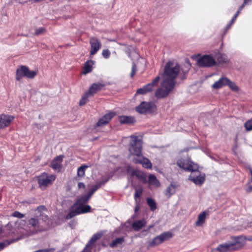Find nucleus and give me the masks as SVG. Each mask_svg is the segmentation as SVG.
<instances>
[{
    "label": "nucleus",
    "mask_w": 252,
    "mask_h": 252,
    "mask_svg": "<svg viewBox=\"0 0 252 252\" xmlns=\"http://www.w3.org/2000/svg\"><path fill=\"white\" fill-rule=\"evenodd\" d=\"M179 71L180 66L178 64L172 62H168L166 63L164 67L163 81L175 86V79L177 77Z\"/></svg>",
    "instance_id": "f257e3e1"
},
{
    "label": "nucleus",
    "mask_w": 252,
    "mask_h": 252,
    "mask_svg": "<svg viewBox=\"0 0 252 252\" xmlns=\"http://www.w3.org/2000/svg\"><path fill=\"white\" fill-rule=\"evenodd\" d=\"M130 138L128 148L130 153L140 158L141 156L142 148V139L134 135H131Z\"/></svg>",
    "instance_id": "f03ea898"
},
{
    "label": "nucleus",
    "mask_w": 252,
    "mask_h": 252,
    "mask_svg": "<svg viewBox=\"0 0 252 252\" xmlns=\"http://www.w3.org/2000/svg\"><path fill=\"white\" fill-rule=\"evenodd\" d=\"M175 86L169 84L166 81H162L161 86L155 92V96L158 98L166 97L173 89Z\"/></svg>",
    "instance_id": "7ed1b4c3"
},
{
    "label": "nucleus",
    "mask_w": 252,
    "mask_h": 252,
    "mask_svg": "<svg viewBox=\"0 0 252 252\" xmlns=\"http://www.w3.org/2000/svg\"><path fill=\"white\" fill-rule=\"evenodd\" d=\"M56 177L54 175H49L43 173L38 177V184L41 190H45L47 187L52 184Z\"/></svg>",
    "instance_id": "20e7f679"
},
{
    "label": "nucleus",
    "mask_w": 252,
    "mask_h": 252,
    "mask_svg": "<svg viewBox=\"0 0 252 252\" xmlns=\"http://www.w3.org/2000/svg\"><path fill=\"white\" fill-rule=\"evenodd\" d=\"M36 75V72L35 71L30 70L27 66L22 65L16 70V79L20 81L24 77L33 78Z\"/></svg>",
    "instance_id": "39448f33"
},
{
    "label": "nucleus",
    "mask_w": 252,
    "mask_h": 252,
    "mask_svg": "<svg viewBox=\"0 0 252 252\" xmlns=\"http://www.w3.org/2000/svg\"><path fill=\"white\" fill-rule=\"evenodd\" d=\"M156 110V105L152 102L143 101L135 108V110L140 114L151 113Z\"/></svg>",
    "instance_id": "423d86ee"
},
{
    "label": "nucleus",
    "mask_w": 252,
    "mask_h": 252,
    "mask_svg": "<svg viewBox=\"0 0 252 252\" xmlns=\"http://www.w3.org/2000/svg\"><path fill=\"white\" fill-rule=\"evenodd\" d=\"M177 164L186 171H194L198 168V165L189 160L179 159L177 161Z\"/></svg>",
    "instance_id": "0eeeda50"
},
{
    "label": "nucleus",
    "mask_w": 252,
    "mask_h": 252,
    "mask_svg": "<svg viewBox=\"0 0 252 252\" xmlns=\"http://www.w3.org/2000/svg\"><path fill=\"white\" fill-rule=\"evenodd\" d=\"M191 173L189 177V179L194 183L196 185L201 186L204 182L205 175L201 173L197 169L191 171Z\"/></svg>",
    "instance_id": "6e6552de"
},
{
    "label": "nucleus",
    "mask_w": 252,
    "mask_h": 252,
    "mask_svg": "<svg viewBox=\"0 0 252 252\" xmlns=\"http://www.w3.org/2000/svg\"><path fill=\"white\" fill-rule=\"evenodd\" d=\"M197 64L200 67H211L216 64V61L211 55H205L199 58Z\"/></svg>",
    "instance_id": "1a4fd4ad"
},
{
    "label": "nucleus",
    "mask_w": 252,
    "mask_h": 252,
    "mask_svg": "<svg viewBox=\"0 0 252 252\" xmlns=\"http://www.w3.org/2000/svg\"><path fill=\"white\" fill-rule=\"evenodd\" d=\"M172 237V234L169 232H164L159 235L155 237L153 240L149 242L150 247H155L159 245L163 242L166 241Z\"/></svg>",
    "instance_id": "9d476101"
},
{
    "label": "nucleus",
    "mask_w": 252,
    "mask_h": 252,
    "mask_svg": "<svg viewBox=\"0 0 252 252\" xmlns=\"http://www.w3.org/2000/svg\"><path fill=\"white\" fill-rule=\"evenodd\" d=\"M116 115V113L114 112H110L104 115L101 118L99 119L98 122L94 125V128L95 129L97 127H103L107 125Z\"/></svg>",
    "instance_id": "9b49d317"
},
{
    "label": "nucleus",
    "mask_w": 252,
    "mask_h": 252,
    "mask_svg": "<svg viewBox=\"0 0 252 252\" xmlns=\"http://www.w3.org/2000/svg\"><path fill=\"white\" fill-rule=\"evenodd\" d=\"M238 237L235 238L234 242H228L219 245L216 250L220 252H228L235 250V246L238 243Z\"/></svg>",
    "instance_id": "f8f14e48"
},
{
    "label": "nucleus",
    "mask_w": 252,
    "mask_h": 252,
    "mask_svg": "<svg viewBox=\"0 0 252 252\" xmlns=\"http://www.w3.org/2000/svg\"><path fill=\"white\" fill-rule=\"evenodd\" d=\"M90 43L91 45L90 54L94 55L101 48V43L97 37H92L90 39Z\"/></svg>",
    "instance_id": "ddd939ff"
},
{
    "label": "nucleus",
    "mask_w": 252,
    "mask_h": 252,
    "mask_svg": "<svg viewBox=\"0 0 252 252\" xmlns=\"http://www.w3.org/2000/svg\"><path fill=\"white\" fill-rule=\"evenodd\" d=\"M14 119V117L12 116L1 115L0 119V128H2L7 126Z\"/></svg>",
    "instance_id": "4468645a"
},
{
    "label": "nucleus",
    "mask_w": 252,
    "mask_h": 252,
    "mask_svg": "<svg viewBox=\"0 0 252 252\" xmlns=\"http://www.w3.org/2000/svg\"><path fill=\"white\" fill-rule=\"evenodd\" d=\"M46 210V208L44 205L38 206L35 210L36 217L39 218V220L41 219L44 222L46 221L48 219V216L44 213V212Z\"/></svg>",
    "instance_id": "2eb2a0df"
},
{
    "label": "nucleus",
    "mask_w": 252,
    "mask_h": 252,
    "mask_svg": "<svg viewBox=\"0 0 252 252\" xmlns=\"http://www.w3.org/2000/svg\"><path fill=\"white\" fill-rule=\"evenodd\" d=\"M140 157H141V158L140 159H138L137 158H134L133 159L134 163H135L136 164H138V163L141 164L142 165L143 167H144V168H147V169L151 168H152V163H151V161L149 160V159H148V158H144V157L141 156Z\"/></svg>",
    "instance_id": "dca6fc26"
},
{
    "label": "nucleus",
    "mask_w": 252,
    "mask_h": 252,
    "mask_svg": "<svg viewBox=\"0 0 252 252\" xmlns=\"http://www.w3.org/2000/svg\"><path fill=\"white\" fill-rule=\"evenodd\" d=\"M63 159V156H59L56 157L52 161L51 167L54 170L60 169L62 167Z\"/></svg>",
    "instance_id": "f3484780"
},
{
    "label": "nucleus",
    "mask_w": 252,
    "mask_h": 252,
    "mask_svg": "<svg viewBox=\"0 0 252 252\" xmlns=\"http://www.w3.org/2000/svg\"><path fill=\"white\" fill-rule=\"evenodd\" d=\"M104 85L100 83H94L90 87L88 93L93 96L94 94L100 91Z\"/></svg>",
    "instance_id": "a211bd4d"
},
{
    "label": "nucleus",
    "mask_w": 252,
    "mask_h": 252,
    "mask_svg": "<svg viewBox=\"0 0 252 252\" xmlns=\"http://www.w3.org/2000/svg\"><path fill=\"white\" fill-rule=\"evenodd\" d=\"M160 79L159 76H157L152 82L143 86L144 89L147 93L150 92L153 90L154 87L156 86Z\"/></svg>",
    "instance_id": "6ab92c4d"
},
{
    "label": "nucleus",
    "mask_w": 252,
    "mask_h": 252,
    "mask_svg": "<svg viewBox=\"0 0 252 252\" xmlns=\"http://www.w3.org/2000/svg\"><path fill=\"white\" fill-rule=\"evenodd\" d=\"M226 81H228L227 77H221L218 81L215 82L212 86L214 89H218L226 86Z\"/></svg>",
    "instance_id": "aec40b11"
},
{
    "label": "nucleus",
    "mask_w": 252,
    "mask_h": 252,
    "mask_svg": "<svg viewBox=\"0 0 252 252\" xmlns=\"http://www.w3.org/2000/svg\"><path fill=\"white\" fill-rule=\"evenodd\" d=\"M29 222L30 225L37 229V230L41 231L42 230V225L40 222L39 220L35 218H32L29 220Z\"/></svg>",
    "instance_id": "412c9836"
},
{
    "label": "nucleus",
    "mask_w": 252,
    "mask_h": 252,
    "mask_svg": "<svg viewBox=\"0 0 252 252\" xmlns=\"http://www.w3.org/2000/svg\"><path fill=\"white\" fill-rule=\"evenodd\" d=\"M146 224V221L144 219L137 220L133 222L132 228L136 231H139Z\"/></svg>",
    "instance_id": "4be33fe9"
},
{
    "label": "nucleus",
    "mask_w": 252,
    "mask_h": 252,
    "mask_svg": "<svg viewBox=\"0 0 252 252\" xmlns=\"http://www.w3.org/2000/svg\"><path fill=\"white\" fill-rule=\"evenodd\" d=\"M119 120L122 124H133L135 122L133 117L127 116H120Z\"/></svg>",
    "instance_id": "5701e85b"
},
{
    "label": "nucleus",
    "mask_w": 252,
    "mask_h": 252,
    "mask_svg": "<svg viewBox=\"0 0 252 252\" xmlns=\"http://www.w3.org/2000/svg\"><path fill=\"white\" fill-rule=\"evenodd\" d=\"M76 207L78 211L79 212V214L88 213L91 211V206L89 205H76Z\"/></svg>",
    "instance_id": "b1692460"
},
{
    "label": "nucleus",
    "mask_w": 252,
    "mask_h": 252,
    "mask_svg": "<svg viewBox=\"0 0 252 252\" xmlns=\"http://www.w3.org/2000/svg\"><path fill=\"white\" fill-rule=\"evenodd\" d=\"M94 61L92 60L88 61L84 64V70L83 74H86L92 71L93 69V66L94 64Z\"/></svg>",
    "instance_id": "393cba45"
},
{
    "label": "nucleus",
    "mask_w": 252,
    "mask_h": 252,
    "mask_svg": "<svg viewBox=\"0 0 252 252\" xmlns=\"http://www.w3.org/2000/svg\"><path fill=\"white\" fill-rule=\"evenodd\" d=\"M101 236V234H98V233L94 234L92 237V238L89 241L88 243L86 245L85 250L90 249V248L92 247L93 245L94 244V243L97 240L100 239Z\"/></svg>",
    "instance_id": "a878e982"
},
{
    "label": "nucleus",
    "mask_w": 252,
    "mask_h": 252,
    "mask_svg": "<svg viewBox=\"0 0 252 252\" xmlns=\"http://www.w3.org/2000/svg\"><path fill=\"white\" fill-rule=\"evenodd\" d=\"M91 197L88 193L87 194L82 196L79 199H78L73 205V207L76 206V205L79 204H85L88 202L90 198Z\"/></svg>",
    "instance_id": "bb28decb"
},
{
    "label": "nucleus",
    "mask_w": 252,
    "mask_h": 252,
    "mask_svg": "<svg viewBox=\"0 0 252 252\" xmlns=\"http://www.w3.org/2000/svg\"><path fill=\"white\" fill-rule=\"evenodd\" d=\"M148 183L149 185H153L156 187H159L160 185L159 181L157 179L155 175L153 174L149 175Z\"/></svg>",
    "instance_id": "cd10ccee"
},
{
    "label": "nucleus",
    "mask_w": 252,
    "mask_h": 252,
    "mask_svg": "<svg viewBox=\"0 0 252 252\" xmlns=\"http://www.w3.org/2000/svg\"><path fill=\"white\" fill-rule=\"evenodd\" d=\"M206 215L207 213L203 211L198 215L197 220L195 222L196 226H200L205 222Z\"/></svg>",
    "instance_id": "c85d7f7f"
},
{
    "label": "nucleus",
    "mask_w": 252,
    "mask_h": 252,
    "mask_svg": "<svg viewBox=\"0 0 252 252\" xmlns=\"http://www.w3.org/2000/svg\"><path fill=\"white\" fill-rule=\"evenodd\" d=\"M79 215V212L78 211L77 209L76 206L73 207V206L70 209L69 212L68 214L66 216V219L69 220L73 217Z\"/></svg>",
    "instance_id": "c756f323"
},
{
    "label": "nucleus",
    "mask_w": 252,
    "mask_h": 252,
    "mask_svg": "<svg viewBox=\"0 0 252 252\" xmlns=\"http://www.w3.org/2000/svg\"><path fill=\"white\" fill-rule=\"evenodd\" d=\"M21 238H18L17 239H12L11 240H7L2 242L0 243V251H2L4 248L12 243L18 241Z\"/></svg>",
    "instance_id": "7c9ffc66"
},
{
    "label": "nucleus",
    "mask_w": 252,
    "mask_h": 252,
    "mask_svg": "<svg viewBox=\"0 0 252 252\" xmlns=\"http://www.w3.org/2000/svg\"><path fill=\"white\" fill-rule=\"evenodd\" d=\"M125 239L124 237L117 238L115 240H113L110 244V247L112 248H115L118 245H122Z\"/></svg>",
    "instance_id": "2f4dec72"
},
{
    "label": "nucleus",
    "mask_w": 252,
    "mask_h": 252,
    "mask_svg": "<svg viewBox=\"0 0 252 252\" xmlns=\"http://www.w3.org/2000/svg\"><path fill=\"white\" fill-rule=\"evenodd\" d=\"M176 191V187L173 184H171L166 189L165 195L170 197L172 195L175 193Z\"/></svg>",
    "instance_id": "473e14b6"
},
{
    "label": "nucleus",
    "mask_w": 252,
    "mask_h": 252,
    "mask_svg": "<svg viewBox=\"0 0 252 252\" xmlns=\"http://www.w3.org/2000/svg\"><path fill=\"white\" fill-rule=\"evenodd\" d=\"M88 166L83 165L80 166L77 169V175L79 177H83L85 175V171Z\"/></svg>",
    "instance_id": "72a5a7b5"
},
{
    "label": "nucleus",
    "mask_w": 252,
    "mask_h": 252,
    "mask_svg": "<svg viewBox=\"0 0 252 252\" xmlns=\"http://www.w3.org/2000/svg\"><path fill=\"white\" fill-rule=\"evenodd\" d=\"M147 202L151 211H154L156 210L157 208V205L155 201L153 199L151 198H147Z\"/></svg>",
    "instance_id": "f704fd0d"
},
{
    "label": "nucleus",
    "mask_w": 252,
    "mask_h": 252,
    "mask_svg": "<svg viewBox=\"0 0 252 252\" xmlns=\"http://www.w3.org/2000/svg\"><path fill=\"white\" fill-rule=\"evenodd\" d=\"M227 80L228 81H226V86H228L232 91H238L239 88L236 84L234 82L230 81L228 78Z\"/></svg>",
    "instance_id": "c9c22d12"
},
{
    "label": "nucleus",
    "mask_w": 252,
    "mask_h": 252,
    "mask_svg": "<svg viewBox=\"0 0 252 252\" xmlns=\"http://www.w3.org/2000/svg\"><path fill=\"white\" fill-rule=\"evenodd\" d=\"M143 192V189L142 188H139V189L136 188L135 189V193H134V199L135 202H137V199L140 198L141 195H142Z\"/></svg>",
    "instance_id": "e433bc0d"
},
{
    "label": "nucleus",
    "mask_w": 252,
    "mask_h": 252,
    "mask_svg": "<svg viewBox=\"0 0 252 252\" xmlns=\"http://www.w3.org/2000/svg\"><path fill=\"white\" fill-rule=\"evenodd\" d=\"M217 60L220 63H225L227 62L228 59L226 55L219 54L217 57Z\"/></svg>",
    "instance_id": "4c0bfd02"
},
{
    "label": "nucleus",
    "mask_w": 252,
    "mask_h": 252,
    "mask_svg": "<svg viewBox=\"0 0 252 252\" xmlns=\"http://www.w3.org/2000/svg\"><path fill=\"white\" fill-rule=\"evenodd\" d=\"M91 96L90 94L87 92L85 94H84V95L82 96V98L80 100L79 102V105L80 106H83L85 105L87 101L88 98Z\"/></svg>",
    "instance_id": "58836bf2"
},
{
    "label": "nucleus",
    "mask_w": 252,
    "mask_h": 252,
    "mask_svg": "<svg viewBox=\"0 0 252 252\" xmlns=\"http://www.w3.org/2000/svg\"><path fill=\"white\" fill-rule=\"evenodd\" d=\"M250 173L251 175V180L247 183L246 188V190L248 192L252 191V169H250Z\"/></svg>",
    "instance_id": "ea45409f"
},
{
    "label": "nucleus",
    "mask_w": 252,
    "mask_h": 252,
    "mask_svg": "<svg viewBox=\"0 0 252 252\" xmlns=\"http://www.w3.org/2000/svg\"><path fill=\"white\" fill-rule=\"evenodd\" d=\"M244 126L247 131H251L252 130V118L247 121L245 123Z\"/></svg>",
    "instance_id": "a19ab883"
},
{
    "label": "nucleus",
    "mask_w": 252,
    "mask_h": 252,
    "mask_svg": "<svg viewBox=\"0 0 252 252\" xmlns=\"http://www.w3.org/2000/svg\"><path fill=\"white\" fill-rule=\"evenodd\" d=\"M132 175H135L138 178L141 180L144 179L146 177L144 173L138 171H135L133 172Z\"/></svg>",
    "instance_id": "79ce46f5"
},
{
    "label": "nucleus",
    "mask_w": 252,
    "mask_h": 252,
    "mask_svg": "<svg viewBox=\"0 0 252 252\" xmlns=\"http://www.w3.org/2000/svg\"><path fill=\"white\" fill-rule=\"evenodd\" d=\"M108 181V179L102 180L96 183V184L94 185V188L97 190L98 189L103 186L105 183Z\"/></svg>",
    "instance_id": "37998d69"
},
{
    "label": "nucleus",
    "mask_w": 252,
    "mask_h": 252,
    "mask_svg": "<svg viewBox=\"0 0 252 252\" xmlns=\"http://www.w3.org/2000/svg\"><path fill=\"white\" fill-rule=\"evenodd\" d=\"M46 32V30L44 28L40 27L38 29H36L35 30L34 34L36 35H38L40 34H43Z\"/></svg>",
    "instance_id": "c03bdc74"
},
{
    "label": "nucleus",
    "mask_w": 252,
    "mask_h": 252,
    "mask_svg": "<svg viewBox=\"0 0 252 252\" xmlns=\"http://www.w3.org/2000/svg\"><path fill=\"white\" fill-rule=\"evenodd\" d=\"M12 216L13 217L19 218V219H22L24 217V215L20 213L18 211H15L12 214Z\"/></svg>",
    "instance_id": "a18cd8bd"
},
{
    "label": "nucleus",
    "mask_w": 252,
    "mask_h": 252,
    "mask_svg": "<svg viewBox=\"0 0 252 252\" xmlns=\"http://www.w3.org/2000/svg\"><path fill=\"white\" fill-rule=\"evenodd\" d=\"M102 55L104 58L108 59L110 57V52L108 49L103 50Z\"/></svg>",
    "instance_id": "49530a36"
},
{
    "label": "nucleus",
    "mask_w": 252,
    "mask_h": 252,
    "mask_svg": "<svg viewBox=\"0 0 252 252\" xmlns=\"http://www.w3.org/2000/svg\"><path fill=\"white\" fill-rule=\"evenodd\" d=\"M137 71V67L136 65L134 63H133L132 65V68H131V71L130 73V76L131 77H133L134 75H135L136 72Z\"/></svg>",
    "instance_id": "de8ad7c7"
},
{
    "label": "nucleus",
    "mask_w": 252,
    "mask_h": 252,
    "mask_svg": "<svg viewBox=\"0 0 252 252\" xmlns=\"http://www.w3.org/2000/svg\"><path fill=\"white\" fill-rule=\"evenodd\" d=\"M239 14V11H237L236 13L234 15L233 18L232 19L231 22L229 25H227V28L228 29L229 27L231 26V25L233 23V22L235 21L237 17H238V15Z\"/></svg>",
    "instance_id": "09e8293b"
},
{
    "label": "nucleus",
    "mask_w": 252,
    "mask_h": 252,
    "mask_svg": "<svg viewBox=\"0 0 252 252\" xmlns=\"http://www.w3.org/2000/svg\"><path fill=\"white\" fill-rule=\"evenodd\" d=\"M96 189L93 186L90 189L89 191L87 193L90 196H92V195L96 191Z\"/></svg>",
    "instance_id": "8fccbe9b"
},
{
    "label": "nucleus",
    "mask_w": 252,
    "mask_h": 252,
    "mask_svg": "<svg viewBox=\"0 0 252 252\" xmlns=\"http://www.w3.org/2000/svg\"><path fill=\"white\" fill-rule=\"evenodd\" d=\"M147 93L145 90L144 89V87H143L141 88H139L137 90L136 94H144Z\"/></svg>",
    "instance_id": "3c124183"
},
{
    "label": "nucleus",
    "mask_w": 252,
    "mask_h": 252,
    "mask_svg": "<svg viewBox=\"0 0 252 252\" xmlns=\"http://www.w3.org/2000/svg\"><path fill=\"white\" fill-rule=\"evenodd\" d=\"M252 0H244L243 4L239 7V10L237 11H240L243 9L245 4H248V2L252 1Z\"/></svg>",
    "instance_id": "603ef678"
},
{
    "label": "nucleus",
    "mask_w": 252,
    "mask_h": 252,
    "mask_svg": "<svg viewBox=\"0 0 252 252\" xmlns=\"http://www.w3.org/2000/svg\"><path fill=\"white\" fill-rule=\"evenodd\" d=\"M76 224H77V221L75 220H71L69 223V224L70 226L71 227V228H73L75 226Z\"/></svg>",
    "instance_id": "864d4df0"
},
{
    "label": "nucleus",
    "mask_w": 252,
    "mask_h": 252,
    "mask_svg": "<svg viewBox=\"0 0 252 252\" xmlns=\"http://www.w3.org/2000/svg\"><path fill=\"white\" fill-rule=\"evenodd\" d=\"M78 187L79 189H85V185L83 183L79 182L78 184Z\"/></svg>",
    "instance_id": "5fc2aeb1"
},
{
    "label": "nucleus",
    "mask_w": 252,
    "mask_h": 252,
    "mask_svg": "<svg viewBox=\"0 0 252 252\" xmlns=\"http://www.w3.org/2000/svg\"><path fill=\"white\" fill-rule=\"evenodd\" d=\"M153 226H154L153 225H149L147 229L143 230L142 232L144 233V232H148L151 228H153Z\"/></svg>",
    "instance_id": "6e6d98bb"
},
{
    "label": "nucleus",
    "mask_w": 252,
    "mask_h": 252,
    "mask_svg": "<svg viewBox=\"0 0 252 252\" xmlns=\"http://www.w3.org/2000/svg\"><path fill=\"white\" fill-rule=\"evenodd\" d=\"M139 206H136V207H135V212H136V211H138V210H139Z\"/></svg>",
    "instance_id": "4d7b16f0"
},
{
    "label": "nucleus",
    "mask_w": 252,
    "mask_h": 252,
    "mask_svg": "<svg viewBox=\"0 0 252 252\" xmlns=\"http://www.w3.org/2000/svg\"><path fill=\"white\" fill-rule=\"evenodd\" d=\"M2 229L1 227H0V234H1L2 233Z\"/></svg>",
    "instance_id": "13d9d810"
},
{
    "label": "nucleus",
    "mask_w": 252,
    "mask_h": 252,
    "mask_svg": "<svg viewBox=\"0 0 252 252\" xmlns=\"http://www.w3.org/2000/svg\"><path fill=\"white\" fill-rule=\"evenodd\" d=\"M34 1L35 2H37V1H38V0H34Z\"/></svg>",
    "instance_id": "bf43d9fd"
}]
</instances>
